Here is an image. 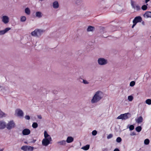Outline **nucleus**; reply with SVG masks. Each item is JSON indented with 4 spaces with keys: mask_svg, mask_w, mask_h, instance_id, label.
I'll use <instances>...</instances> for the list:
<instances>
[{
    "mask_svg": "<svg viewBox=\"0 0 151 151\" xmlns=\"http://www.w3.org/2000/svg\"><path fill=\"white\" fill-rule=\"evenodd\" d=\"M133 99V97L132 96H129L128 97V99L129 101H131Z\"/></svg>",
    "mask_w": 151,
    "mask_h": 151,
    "instance_id": "31",
    "label": "nucleus"
},
{
    "mask_svg": "<svg viewBox=\"0 0 151 151\" xmlns=\"http://www.w3.org/2000/svg\"><path fill=\"white\" fill-rule=\"evenodd\" d=\"M146 103L148 105L151 104V100L150 99H147L145 101Z\"/></svg>",
    "mask_w": 151,
    "mask_h": 151,
    "instance_id": "33",
    "label": "nucleus"
},
{
    "mask_svg": "<svg viewBox=\"0 0 151 151\" xmlns=\"http://www.w3.org/2000/svg\"><path fill=\"white\" fill-rule=\"evenodd\" d=\"M6 124L4 121H0V129H3L6 127Z\"/></svg>",
    "mask_w": 151,
    "mask_h": 151,
    "instance_id": "14",
    "label": "nucleus"
},
{
    "mask_svg": "<svg viewBox=\"0 0 151 151\" xmlns=\"http://www.w3.org/2000/svg\"><path fill=\"white\" fill-rule=\"evenodd\" d=\"M133 24L132 26V28H133L134 27V26L136 25L137 24H136L135 22L133 23Z\"/></svg>",
    "mask_w": 151,
    "mask_h": 151,
    "instance_id": "43",
    "label": "nucleus"
},
{
    "mask_svg": "<svg viewBox=\"0 0 151 151\" xmlns=\"http://www.w3.org/2000/svg\"><path fill=\"white\" fill-rule=\"evenodd\" d=\"M129 130L131 131V130H133L134 129V126L133 125H130L129 127Z\"/></svg>",
    "mask_w": 151,
    "mask_h": 151,
    "instance_id": "35",
    "label": "nucleus"
},
{
    "mask_svg": "<svg viewBox=\"0 0 151 151\" xmlns=\"http://www.w3.org/2000/svg\"><path fill=\"white\" fill-rule=\"evenodd\" d=\"M142 24L143 25H144V21H143L142 23Z\"/></svg>",
    "mask_w": 151,
    "mask_h": 151,
    "instance_id": "47",
    "label": "nucleus"
},
{
    "mask_svg": "<svg viewBox=\"0 0 151 151\" xmlns=\"http://www.w3.org/2000/svg\"><path fill=\"white\" fill-rule=\"evenodd\" d=\"M107 149H105L103 151H107Z\"/></svg>",
    "mask_w": 151,
    "mask_h": 151,
    "instance_id": "46",
    "label": "nucleus"
},
{
    "mask_svg": "<svg viewBox=\"0 0 151 151\" xmlns=\"http://www.w3.org/2000/svg\"><path fill=\"white\" fill-rule=\"evenodd\" d=\"M25 118L27 120H29L30 119V116L28 115H26L25 116Z\"/></svg>",
    "mask_w": 151,
    "mask_h": 151,
    "instance_id": "40",
    "label": "nucleus"
},
{
    "mask_svg": "<svg viewBox=\"0 0 151 151\" xmlns=\"http://www.w3.org/2000/svg\"><path fill=\"white\" fill-rule=\"evenodd\" d=\"M142 129L141 126H138L135 128V130L137 132H139L141 131Z\"/></svg>",
    "mask_w": 151,
    "mask_h": 151,
    "instance_id": "27",
    "label": "nucleus"
},
{
    "mask_svg": "<svg viewBox=\"0 0 151 151\" xmlns=\"http://www.w3.org/2000/svg\"><path fill=\"white\" fill-rule=\"evenodd\" d=\"M142 19L141 17L139 16L136 17L133 21V23L135 22L137 24L138 22H141Z\"/></svg>",
    "mask_w": 151,
    "mask_h": 151,
    "instance_id": "10",
    "label": "nucleus"
},
{
    "mask_svg": "<svg viewBox=\"0 0 151 151\" xmlns=\"http://www.w3.org/2000/svg\"><path fill=\"white\" fill-rule=\"evenodd\" d=\"M131 5L132 8L136 11H139L140 9V6L138 5L132 3Z\"/></svg>",
    "mask_w": 151,
    "mask_h": 151,
    "instance_id": "12",
    "label": "nucleus"
},
{
    "mask_svg": "<svg viewBox=\"0 0 151 151\" xmlns=\"http://www.w3.org/2000/svg\"><path fill=\"white\" fill-rule=\"evenodd\" d=\"M143 121V118L142 116H140L135 119L136 122L138 124L142 122Z\"/></svg>",
    "mask_w": 151,
    "mask_h": 151,
    "instance_id": "17",
    "label": "nucleus"
},
{
    "mask_svg": "<svg viewBox=\"0 0 151 151\" xmlns=\"http://www.w3.org/2000/svg\"><path fill=\"white\" fill-rule=\"evenodd\" d=\"M42 32V30L41 29H36L31 32V35L34 37H38L40 36Z\"/></svg>",
    "mask_w": 151,
    "mask_h": 151,
    "instance_id": "4",
    "label": "nucleus"
},
{
    "mask_svg": "<svg viewBox=\"0 0 151 151\" xmlns=\"http://www.w3.org/2000/svg\"><path fill=\"white\" fill-rule=\"evenodd\" d=\"M104 96L103 92L101 91L96 92L91 100V103L94 104L98 102L103 98Z\"/></svg>",
    "mask_w": 151,
    "mask_h": 151,
    "instance_id": "1",
    "label": "nucleus"
},
{
    "mask_svg": "<svg viewBox=\"0 0 151 151\" xmlns=\"http://www.w3.org/2000/svg\"><path fill=\"white\" fill-rule=\"evenodd\" d=\"M38 118L39 119H41L42 118V116L41 115H37Z\"/></svg>",
    "mask_w": 151,
    "mask_h": 151,
    "instance_id": "42",
    "label": "nucleus"
},
{
    "mask_svg": "<svg viewBox=\"0 0 151 151\" xmlns=\"http://www.w3.org/2000/svg\"><path fill=\"white\" fill-rule=\"evenodd\" d=\"M150 0H145V2L146 3H147Z\"/></svg>",
    "mask_w": 151,
    "mask_h": 151,
    "instance_id": "45",
    "label": "nucleus"
},
{
    "mask_svg": "<svg viewBox=\"0 0 151 151\" xmlns=\"http://www.w3.org/2000/svg\"><path fill=\"white\" fill-rule=\"evenodd\" d=\"M15 126V124L12 120L9 122L7 124H6V127L9 130L14 128Z\"/></svg>",
    "mask_w": 151,
    "mask_h": 151,
    "instance_id": "6",
    "label": "nucleus"
},
{
    "mask_svg": "<svg viewBox=\"0 0 151 151\" xmlns=\"http://www.w3.org/2000/svg\"><path fill=\"white\" fill-rule=\"evenodd\" d=\"M36 16L39 18L41 17L43 15L41 12H36L35 14Z\"/></svg>",
    "mask_w": 151,
    "mask_h": 151,
    "instance_id": "22",
    "label": "nucleus"
},
{
    "mask_svg": "<svg viewBox=\"0 0 151 151\" xmlns=\"http://www.w3.org/2000/svg\"><path fill=\"white\" fill-rule=\"evenodd\" d=\"M136 135V133L134 132H131V133L130 134V135L131 136H134V135Z\"/></svg>",
    "mask_w": 151,
    "mask_h": 151,
    "instance_id": "41",
    "label": "nucleus"
},
{
    "mask_svg": "<svg viewBox=\"0 0 151 151\" xmlns=\"http://www.w3.org/2000/svg\"><path fill=\"white\" fill-rule=\"evenodd\" d=\"M21 149L24 151H32L34 147L28 145H25L22 146Z\"/></svg>",
    "mask_w": 151,
    "mask_h": 151,
    "instance_id": "5",
    "label": "nucleus"
},
{
    "mask_svg": "<svg viewBox=\"0 0 151 151\" xmlns=\"http://www.w3.org/2000/svg\"><path fill=\"white\" fill-rule=\"evenodd\" d=\"M122 141V139L120 137H118L116 139V141L117 142L119 143L120 142Z\"/></svg>",
    "mask_w": 151,
    "mask_h": 151,
    "instance_id": "37",
    "label": "nucleus"
},
{
    "mask_svg": "<svg viewBox=\"0 0 151 151\" xmlns=\"http://www.w3.org/2000/svg\"><path fill=\"white\" fill-rule=\"evenodd\" d=\"M1 86L0 85V88H1Z\"/></svg>",
    "mask_w": 151,
    "mask_h": 151,
    "instance_id": "50",
    "label": "nucleus"
},
{
    "mask_svg": "<svg viewBox=\"0 0 151 151\" xmlns=\"http://www.w3.org/2000/svg\"><path fill=\"white\" fill-rule=\"evenodd\" d=\"M97 134V131L96 130H93L92 132V135L93 136L96 135Z\"/></svg>",
    "mask_w": 151,
    "mask_h": 151,
    "instance_id": "38",
    "label": "nucleus"
},
{
    "mask_svg": "<svg viewBox=\"0 0 151 151\" xmlns=\"http://www.w3.org/2000/svg\"><path fill=\"white\" fill-rule=\"evenodd\" d=\"M3 149H1L0 150V151H3Z\"/></svg>",
    "mask_w": 151,
    "mask_h": 151,
    "instance_id": "48",
    "label": "nucleus"
},
{
    "mask_svg": "<svg viewBox=\"0 0 151 151\" xmlns=\"http://www.w3.org/2000/svg\"><path fill=\"white\" fill-rule=\"evenodd\" d=\"M25 12L27 15H29L30 14V9L28 7H27L25 8Z\"/></svg>",
    "mask_w": 151,
    "mask_h": 151,
    "instance_id": "23",
    "label": "nucleus"
},
{
    "mask_svg": "<svg viewBox=\"0 0 151 151\" xmlns=\"http://www.w3.org/2000/svg\"><path fill=\"white\" fill-rule=\"evenodd\" d=\"M90 147V145H86L82 147L81 149L85 150H87L89 149Z\"/></svg>",
    "mask_w": 151,
    "mask_h": 151,
    "instance_id": "24",
    "label": "nucleus"
},
{
    "mask_svg": "<svg viewBox=\"0 0 151 151\" xmlns=\"http://www.w3.org/2000/svg\"><path fill=\"white\" fill-rule=\"evenodd\" d=\"M144 16L145 17L147 18H151V12H147L144 14Z\"/></svg>",
    "mask_w": 151,
    "mask_h": 151,
    "instance_id": "19",
    "label": "nucleus"
},
{
    "mask_svg": "<svg viewBox=\"0 0 151 151\" xmlns=\"http://www.w3.org/2000/svg\"><path fill=\"white\" fill-rule=\"evenodd\" d=\"M81 79L83 80V81L82 82V83H83L84 84H89V82L88 81L86 80L85 79H83L82 78H80Z\"/></svg>",
    "mask_w": 151,
    "mask_h": 151,
    "instance_id": "25",
    "label": "nucleus"
},
{
    "mask_svg": "<svg viewBox=\"0 0 151 151\" xmlns=\"http://www.w3.org/2000/svg\"><path fill=\"white\" fill-rule=\"evenodd\" d=\"M95 29V27H93L89 26L87 29V31L88 32H93L94 31Z\"/></svg>",
    "mask_w": 151,
    "mask_h": 151,
    "instance_id": "18",
    "label": "nucleus"
},
{
    "mask_svg": "<svg viewBox=\"0 0 151 151\" xmlns=\"http://www.w3.org/2000/svg\"><path fill=\"white\" fill-rule=\"evenodd\" d=\"M129 126V125H128V126H127V128H128Z\"/></svg>",
    "mask_w": 151,
    "mask_h": 151,
    "instance_id": "49",
    "label": "nucleus"
},
{
    "mask_svg": "<svg viewBox=\"0 0 151 151\" xmlns=\"http://www.w3.org/2000/svg\"><path fill=\"white\" fill-rule=\"evenodd\" d=\"M6 114L1 111H0V118L5 117Z\"/></svg>",
    "mask_w": 151,
    "mask_h": 151,
    "instance_id": "29",
    "label": "nucleus"
},
{
    "mask_svg": "<svg viewBox=\"0 0 151 151\" xmlns=\"http://www.w3.org/2000/svg\"><path fill=\"white\" fill-rule=\"evenodd\" d=\"M147 5H143L142 7V9L143 10H146L147 8Z\"/></svg>",
    "mask_w": 151,
    "mask_h": 151,
    "instance_id": "34",
    "label": "nucleus"
},
{
    "mask_svg": "<svg viewBox=\"0 0 151 151\" xmlns=\"http://www.w3.org/2000/svg\"><path fill=\"white\" fill-rule=\"evenodd\" d=\"M114 151H119V150L118 148H116L114 150Z\"/></svg>",
    "mask_w": 151,
    "mask_h": 151,
    "instance_id": "44",
    "label": "nucleus"
},
{
    "mask_svg": "<svg viewBox=\"0 0 151 151\" xmlns=\"http://www.w3.org/2000/svg\"><path fill=\"white\" fill-rule=\"evenodd\" d=\"M131 114L129 113L122 114L117 118V119H121L123 120H125L130 117Z\"/></svg>",
    "mask_w": 151,
    "mask_h": 151,
    "instance_id": "3",
    "label": "nucleus"
},
{
    "mask_svg": "<svg viewBox=\"0 0 151 151\" xmlns=\"http://www.w3.org/2000/svg\"><path fill=\"white\" fill-rule=\"evenodd\" d=\"M82 0H75V4L77 5H79Z\"/></svg>",
    "mask_w": 151,
    "mask_h": 151,
    "instance_id": "32",
    "label": "nucleus"
},
{
    "mask_svg": "<svg viewBox=\"0 0 151 151\" xmlns=\"http://www.w3.org/2000/svg\"><path fill=\"white\" fill-rule=\"evenodd\" d=\"M26 20V18L25 16H22L21 17L20 21L22 22H24Z\"/></svg>",
    "mask_w": 151,
    "mask_h": 151,
    "instance_id": "26",
    "label": "nucleus"
},
{
    "mask_svg": "<svg viewBox=\"0 0 151 151\" xmlns=\"http://www.w3.org/2000/svg\"><path fill=\"white\" fill-rule=\"evenodd\" d=\"M135 84V82L134 81H132L130 83V86H133Z\"/></svg>",
    "mask_w": 151,
    "mask_h": 151,
    "instance_id": "36",
    "label": "nucleus"
},
{
    "mask_svg": "<svg viewBox=\"0 0 151 151\" xmlns=\"http://www.w3.org/2000/svg\"><path fill=\"white\" fill-rule=\"evenodd\" d=\"M30 133V130L28 129H25L22 131V134L24 135H27L29 134Z\"/></svg>",
    "mask_w": 151,
    "mask_h": 151,
    "instance_id": "13",
    "label": "nucleus"
},
{
    "mask_svg": "<svg viewBox=\"0 0 151 151\" xmlns=\"http://www.w3.org/2000/svg\"><path fill=\"white\" fill-rule=\"evenodd\" d=\"M15 115L19 117H22L23 116L24 112L21 109H18L15 110Z\"/></svg>",
    "mask_w": 151,
    "mask_h": 151,
    "instance_id": "7",
    "label": "nucleus"
},
{
    "mask_svg": "<svg viewBox=\"0 0 151 151\" xmlns=\"http://www.w3.org/2000/svg\"><path fill=\"white\" fill-rule=\"evenodd\" d=\"M150 142L149 140L148 139H146L145 140L144 143L145 145H147Z\"/></svg>",
    "mask_w": 151,
    "mask_h": 151,
    "instance_id": "30",
    "label": "nucleus"
},
{
    "mask_svg": "<svg viewBox=\"0 0 151 151\" xmlns=\"http://www.w3.org/2000/svg\"><path fill=\"white\" fill-rule=\"evenodd\" d=\"M74 140V138L73 137L71 136H69L67 137L66 142L68 143H70L72 142Z\"/></svg>",
    "mask_w": 151,
    "mask_h": 151,
    "instance_id": "16",
    "label": "nucleus"
},
{
    "mask_svg": "<svg viewBox=\"0 0 151 151\" xmlns=\"http://www.w3.org/2000/svg\"><path fill=\"white\" fill-rule=\"evenodd\" d=\"M52 141V139H48L47 138H44L42 141V144L43 146H47L50 143V142Z\"/></svg>",
    "mask_w": 151,
    "mask_h": 151,
    "instance_id": "8",
    "label": "nucleus"
},
{
    "mask_svg": "<svg viewBox=\"0 0 151 151\" xmlns=\"http://www.w3.org/2000/svg\"><path fill=\"white\" fill-rule=\"evenodd\" d=\"M1 19L2 22L5 24H6L9 22V17L6 15L2 16L1 18Z\"/></svg>",
    "mask_w": 151,
    "mask_h": 151,
    "instance_id": "9",
    "label": "nucleus"
},
{
    "mask_svg": "<svg viewBox=\"0 0 151 151\" xmlns=\"http://www.w3.org/2000/svg\"><path fill=\"white\" fill-rule=\"evenodd\" d=\"M44 138H47L48 139H52V138L49 135L47 132L46 131H45L44 132Z\"/></svg>",
    "mask_w": 151,
    "mask_h": 151,
    "instance_id": "20",
    "label": "nucleus"
},
{
    "mask_svg": "<svg viewBox=\"0 0 151 151\" xmlns=\"http://www.w3.org/2000/svg\"><path fill=\"white\" fill-rule=\"evenodd\" d=\"M38 124L36 122H33L32 124V126L33 128H36L37 127Z\"/></svg>",
    "mask_w": 151,
    "mask_h": 151,
    "instance_id": "28",
    "label": "nucleus"
},
{
    "mask_svg": "<svg viewBox=\"0 0 151 151\" xmlns=\"http://www.w3.org/2000/svg\"><path fill=\"white\" fill-rule=\"evenodd\" d=\"M57 143L60 145H65L66 144V141L65 140H62L58 141Z\"/></svg>",
    "mask_w": 151,
    "mask_h": 151,
    "instance_id": "21",
    "label": "nucleus"
},
{
    "mask_svg": "<svg viewBox=\"0 0 151 151\" xmlns=\"http://www.w3.org/2000/svg\"><path fill=\"white\" fill-rule=\"evenodd\" d=\"M113 137V135L112 134H109L107 137V138L108 139H109Z\"/></svg>",
    "mask_w": 151,
    "mask_h": 151,
    "instance_id": "39",
    "label": "nucleus"
},
{
    "mask_svg": "<svg viewBox=\"0 0 151 151\" xmlns=\"http://www.w3.org/2000/svg\"><path fill=\"white\" fill-rule=\"evenodd\" d=\"M52 6L54 9H57L59 7V4L57 1H55L52 3Z\"/></svg>",
    "mask_w": 151,
    "mask_h": 151,
    "instance_id": "15",
    "label": "nucleus"
},
{
    "mask_svg": "<svg viewBox=\"0 0 151 151\" xmlns=\"http://www.w3.org/2000/svg\"><path fill=\"white\" fill-rule=\"evenodd\" d=\"M108 62L107 59L103 58H99L97 60L98 63L100 66L106 65L108 64Z\"/></svg>",
    "mask_w": 151,
    "mask_h": 151,
    "instance_id": "2",
    "label": "nucleus"
},
{
    "mask_svg": "<svg viewBox=\"0 0 151 151\" xmlns=\"http://www.w3.org/2000/svg\"><path fill=\"white\" fill-rule=\"evenodd\" d=\"M10 27H7L4 30H0V36L4 35L9 31L11 29Z\"/></svg>",
    "mask_w": 151,
    "mask_h": 151,
    "instance_id": "11",
    "label": "nucleus"
}]
</instances>
